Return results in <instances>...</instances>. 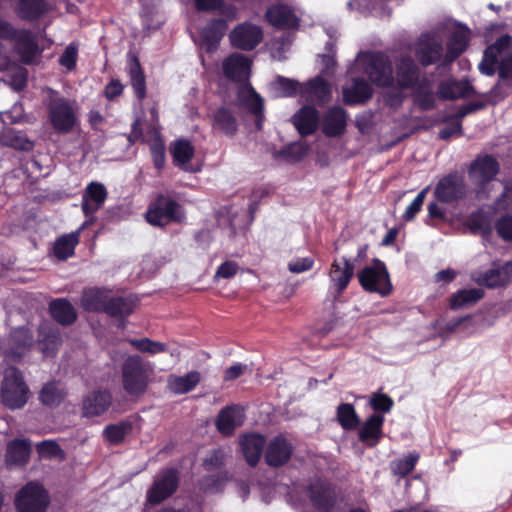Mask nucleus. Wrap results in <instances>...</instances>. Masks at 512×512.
Listing matches in <instances>:
<instances>
[{
  "label": "nucleus",
  "mask_w": 512,
  "mask_h": 512,
  "mask_svg": "<svg viewBox=\"0 0 512 512\" xmlns=\"http://www.w3.org/2000/svg\"><path fill=\"white\" fill-rule=\"evenodd\" d=\"M77 46L73 43L68 45L59 59V63L67 70H72L75 67L77 59Z\"/></svg>",
  "instance_id": "obj_57"
},
{
  "label": "nucleus",
  "mask_w": 512,
  "mask_h": 512,
  "mask_svg": "<svg viewBox=\"0 0 512 512\" xmlns=\"http://www.w3.org/2000/svg\"><path fill=\"white\" fill-rule=\"evenodd\" d=\"M443 39L438 34L423 35L416 43L415 53L423 65L439 60L442 52Z\"/></svg>",
  "instance_id": "obj_15"
},
{
  "label": "nucleus",
  "mask_w": 512,
  "mask_h": 512,
  "mask_svg": "<svg viewBox=\"0 0 512 512\" xmlns=\"http://www.w3.org/2000/svg\"><path fill=\"white\" fill-rule=\"evenodd\" d=\"M200 381V374L191 371L183 376L170 375L167 380L168 388L175 394H184L191 391Z\"/></svg>",
  "instance_id": "obj_36"
},
{
  "label": "nucleus",
  "mask_w": 512,
  "mask_h": 512,
  "mask_svg": "<svg viewBox=\"0 0 512 512\" xmlns=\"http://www.w3.org/2000/svg\"><path fill=\"white\" fill-rule=\"evenodd\" d=\"M250 67V60L246 56L238 53L230 55L222 64L224 75L234 82H246L250 75ZM237 102L239 106L255 115L256 127L260 130L263 121L262 99L248 83H244L239 87Z\"/></svg>",
  "instance_id": "obj_2"
},
{
  "label": "nucleus",
  "mask_w": 512,
  "mask_h": 512,
  "mask_svg": "<svg viewBox=\"0 0 512 512\" xmlns=\"http://www.w3.org/2000/svg\"><path fill=\"white\" fill-rule=\"evenodd\" d=\"M11 340L17 345V351L8 353L6 358L16 361L22 357L24 349L31 344L32 335L27 328L21 327L12 332Z\"/></svg>",
  "instance_id": "obj_44"
},
{
  "label": "nucleus",
  "mask_w": 512,
  "mask_h": 512,
  "mask_svg": "<svg viewBox=\"0 0 512 512\" xmlns=\"http://www.w3.org/2000/svg\"><path fill=\"white\" fill-rule=\"evenodd\" d=\"M428 188L423 189L413 200V202L407 207L403 217L406 221L412 220L415 215L420 211Z\"/></svg>",
  "instance_id": "obj_59"
},
{
  "label": "nucleus",
  "mask_w": 512,
  "mask_h": 512,
  "mask_svg": "<svg viewBox=\"0 0 512 512\" xmlns=\"http://www.w3.org/2000/svg\"><path fill=\"white\" fill-rule=\"evenodd\" d=\"M244 419V411L241 407L229 406L221 410L216 425L222 434L231 435L237 427L243 424Z\"/></svg>",
  "instance_id": "obj_20"
},
{
  "label": "nucleus",
  "mask_w": 512,
  "mask_h": 512,
  "mask_svg": "<svg viewBox=\"0 0 512 512\" xmlns=\"http://www.w3.org/2000/svg\"><path fill=\"white\" fill-rule=\"evenodd\" d=\"M359 74H366L378 86H389L393 82L392 69L387 58L380 53H359L355 62L348 70L351 82L342 88L343 101L346 104H358L372 95L370 85L358 79Z\"/></svg>",
  "instance_id": "obj_1"
},
{
  "label": "nucleus",
  "mask_w": 512,
  "mask_h": 512,
  "mask_svg": "<svg viewBox=\"0 0 512 512\" xmlns=\"http://www.w3.org/2000/svg\"><path fill=\"white\" fill-rule=\"evenodd\" d=\"M484 295L482 289L471 288L462 289L453 294L450 298V307L452 309H460L470 306L479 301Z\"/></svg>",
  "instance_id": "obj_40"
},
{
  "label": "nucleus",
  "mask_w": 512,
  "mask_h": 512,
  "mask_svg": "<svg viewBox=\"0 0 512 512\" xmlns=\"http://www.w3.org/2000/svg\"><path fill=\"white\" fill-rule=\"evenodd\" d=\"M265 440L261 435H245L241 440V447L246 461L254 466L260 459Z\"/></svg>",
  "instance_id": "obj_31"
},
{
  "label": "nucleus",
  "mask_w": 512,
  "mask_h": 512,
  "mask_svg": "<svg viewBox=\"0 0 512 512\" xmlns=\"http://www.w3.org/2000/svg\"><path fill=\"white\" fill-rule=\"evenodd\" d=\"M308 494L314 506L325 510L331 506L332 491L327 483L317 481L310 486Z\"/></svg>",
  "instance_id": "obj_37"
},
{
  "label": "nucleus",
  "mask_w": 512,
  "mask_h": 512,
  "mask_svg": "<svg viewBox=\"0 0 512 512\" xmlns=\"http://www.w3.org/2000/svg\"><path fill=\"white\" fill-rule=\"evenodd\" d=\"M31 446L26 439H16L7 444L6 464L24 465L30 456Z\"/></svg>",
  "instance_id": "obj_28"
},
{
  "label": "nucleus",
  "mask_w": 512,
  "mask_h": 512,
  "mask_svg": "<svg viewBox=\"0 0 512 512\" xmlns=\"http://www.w3.org/2000/svg\"><path fill=\"white\" fill-rule=\"evenodd\" d=\"M110 291L102 288H89L82 295V306L87 311H99L106 309Z\"/></svg>",
  "instance_id": "obj_30"
},
{
  "label": "nucleus",
  "mask_w": 512,
  "mask_h": 512,
  "mask_svg": "<svg viewBox=\"0 0 512 512\" xmlns=\"http://www.w3.org/2000/svg\"><path fill=\"white\" fill-rule=\"evenodd\" d=\"M469 40V31L465 28H457L448 42L444 63L449 64L457 58L466 48Z\"/></svg>",
  "instance_id": "obj_33"
},
{
  "label": "nucleus",
  "mask_w": 512,
  "mask_h": 512,
  "mask_svg": "<svg viewBox=\"0 0 512 512\" xmlns=\"http://www.w3.org/2000/svg\"><path fill=\"white\" fill-rule=\"evenodd\" d=\"M107 197V191L104 185L92 182L83 194L82 209L85 215L94 214L104 204Z\"/></svg>",
  "instance_id": "obj_23"
},
{
  "label": "nucleus",
  "mask_w": 512,
  "mask_h": 512,
  "mask_svg": "<svg viewBox=\"0 0 512 512\" xmlns=\"http://www.w3.org/2000/svg\"><path fill=\"white\" fill-rule=\"evenodd\" d=\"M150 151L153 162L158 169H161L165 163V148L159 137H156L150 145Z\"/></svg>",
  "instance_id": "obj_55"
},
{
  "label": "nucleus",
  "mask_w": 512,
  "mask_h": 512,
  "mask_svg": "<svg viewBox=\"0 0 512 512\" xmlns=\"http://www.w3.org/2000/svg\"><path fill=\"white\" fill-rule=\"evenodd\" d=\"M122 386L125 392L134 397L142 396L154 375V366L145 362L139 355L128 356L122 366Z\"/></svg>",
  "instance_id": "obj_3"
},
{
  "label": "nucleus",
  "mask_w": 512,
  "mask_h": 512,
  "mask_svg": "<svg viewBox=\"0 0 512 512\" xmlns=\"http://www.w3.org/2000/svg\"><path fill=\"white\" fill-rule=\"evenodd\" d=\"M419 459V455L410 453L402 459H397L391 463V469L394 474L399 476H405L409 474L415 467L416 462Z\"/></svg>",
  "instance_id": "obj_53"
},
{
  "label": "nucleus",
  "mask_w": 512,
  "mask_h": 512,
  "mask_svg": "<svg viewBox=\"0 0 512 512\" xmlns=\"http://www.w3.org/2000/svg\"><path fill=\"white\" fill-rule=\"evenodd\" d=\"M38 451L42 456H55L60 448L54 441L46 440L38 444Z\"/></svg>",
  "instance_id": "obj_62"
},
{
  "label": "nucleus",
  "mask_w": 512,
  "mask_h": 512,
  "mask_svg": "<svg viewBox=\"0 0 512 512\" xmlns=\"http://www.w3.org/2000/svg\"><path fill=\"white\" fill-rule=\"evenodd\" d=\"M512 277V261L504 264H493V266L484 273L473 274V280L488 288H497L505 286Z\"/></svg>",
  "instance_id": "obj_14"
},
{
  "label": "nucleus",
  "mask_w": 512,
  "mask_h": 512,
  "mask_svg": "<svg viewBox=\"0 0 512 512\" xmlns=\"http://www.w3.org/2000/svg\"><path fill=\"white\" fill-rule=\"evenodd\" d=\"M292 122L301 135H310L317 129L319 115L312 106H304L292 118Z\"/></svg>",
  "instance_id": "obj_26"
},
{
  "label": "nucleus",
  "mask_w": 512,
  "mask_h": 512,
  "mask_svg": "<svg viewBox=\"0 0 512 512\" xmlns=\"http://www.w3.org/2000/svg\"><path fill=\"white\" fill-rule=\"evenodd\" d=\"M268 22L274 27L280 29L296 28L298 18L293 10L286 5H274L266 12Z\"/></svg>",
  "instance_id": "obj_21"
},
{
  "label": "nucleus",
  "mask_w": 512,
  "mask_h": 512,
  "mask_svg": "<svg viewBox=\"0 0 512 512\" xmlns=\"http://www.w3.org/2000/svg\"><path fill=\"white\" fill-rule=\"evenodd\" d=\"M499 68L501 73L512 72V38L508 35L500 37L493 45L489 46L479 64L481 73L491 76Z\"/></svg>",
  "instance_id": "obj_4"
},
{
  "label": "nucleus",
  "mask_w": 512,
  "mask_h": 512,
  "mask_svg": "<svg viewBox=\"0 0 512 512\" xmlns=\"http://www.w3.org/2000/svg\"><path fill=\"white\" fill-rule=\"evenodd\" d=\"M292 447L282 436H277L269 443L266 451V461L271 466H280L291 456Z\"/></svg>",
  "instance_id": "obj_25"
},
{
  "label": "nucleus",
  "mask_w": 512,
  "mask_h": 512,
  "mask_svg": "<svg viewBox=\"0 0 512 512\" xmlns=\"http://www.w3.org/2000/svg\"><path fill=\"white\" fill-rule=\"evenodd\" d=\"M498 163L490 156L478 158L470 169V176L477 184H484L497 174Z\"/></svg>",
  "instance_id": "obj_24"
},
{
  "label": "nucleus",
  "mask_w": 512,
  "mask_h": 512,
  "mask_svg": "<svg viewBox=\"0 0 512 512\" xmlns=\"http://www.w3.org/2000/svg\"><path fill=\"white\" fill-rule=\"evenodd\" d=\"M226 29H227L226 20L217 19V20H214L207 28H205L203 30L202 34L208 43L216 44L223 37Z\"/></svg>",
  "instance_id": "obj_51"
},
{
  "label": "nucleus",
  "mask_w": 512,
  "mask_h": 512,
  "mask_svg": "<svg viewBox=\"0 0 512 512\" xmlns=\"http://www.w3.org/2000/svg\"><path fill=\"white\" fill-rule=\"evenodd\" d=\"M369 404L376 412L388 413L392 409L394 402L386 394L377 393L370 398Z\"/></svg>",
  "instance_id": "obj_54"
},
{
  "label": "nucleus",
  "mask_w": 512,
  "mask_h": 512,
  "mask_svg": "<svg viewBox=\"0 0 512 512\" xmlns=\"http://www.w3.org/2000/svg\"><path fill=\"white\" fill-rule=\"evenodd\" d=\"M15 503L19 512H44L48 496L41 485L29 483L20 490Z\"/></svg>",
  "instance_id": "obj_9"
},
{
  "label": "nucleus",
  "mask_w": 512,
  "mask_h": 512,
  "mask_svg": "<svg viewBox=\"0 0 512 512\" xmlns=\"http://www.w3.org/2000/svg\"><path fill=\"white\" fill-rule=\"evenodd\" d=\"M131 428L132 427L129 422H121L115 425H110L105 428L104 436L110 443L118 444L131 431Z\"/></svg>",
  "instance_id": "obj_50"
},
{
  "label": "nucleus",
  "mask_w": 512,
  "mask_h": 512,
  "mask_svg": "<svg viewBox=\"0 0 512 512\" xmlns=\"http://www.w3.org/2000/svg\"><path fill=\"white\" fill-rule=\"evenodd\" d=\"M0 140L2 144L18 150L28 151L33 147L32 142L22 132L11 129L5 130L1 134Z\"/></svg>",
  "instance_id": "obj_45"
},
{
  "label": "nucleus",
  "mask_w": 512,
  "mask_h": 512,
  "mask_svg": "<svg viewBox=\"0 0 512 512\" xmlns=\"http://www.w3.org/2000/svg\"><path fill=\"white\" fill-rule=\"evenodd\" d=\"M1 51L3 49L1 48ZM6 59L8 62V66L6 69H0L1 71H10L12 72L9 76V84L13 87L14 90H21L25 87L27 81V71L20 66L12 63L7 56L3 55L0 52V60Z\"/></svg>",
  "instance_id": "obj_46"
},
{
  "label": "nucleus",
  "mask_w": 512,
  "mask_h": 512,
  "mask_svg": "<svg viewBox=\"0 0 512 512\" xmlns=\"http://www.w3.org/2000/svg\"><path fill=\"white\" fill-rule=\"evenodd\" d=\"M331 92V85L322 76H316L302 83L301 99L323 104L329 101Z\"/></svg>",
  "instance_id": "obj_18"
},
{
  "label": "nucleus",
  "mask_w": 512,
  "mask_h": 512,
  "mask_svg": "<svg viewBox=\"0 0 512 512\" xmlns=\"http://www.w3.org/2000/svg\"><path fill=\"white\" fill-rule=\"evenodd\" d=\"M418 79L417 68L410 57H403L397 65L396 82L400 88H409L416 85Z\"/></svg>",
  "instance_id": "obj_32"
},
{
  "label": "nucleus",
  "mask_w": 512,
  "mask_h": 512,
  "mask_svg": "<svg viewBox=\"0 0 512 512\" xmlns=\"http://www.w3.org/2000/svg\"><path fill=\"white\" fill-rule=\"evenodd\" d=\"M354 275V265L345 257L335 259L329 270L331 291L335 296L341 295Z\"/></svg>",
  "instance_id": "obj_13"
},
{
  "label": "nucleus",
  "mask_w": 512,
  "mask_h": 512,
  "mask_svg": "<svg viewBox=\"0 0 512 512\" xmlns=\"http://www.w3.org/2000/svg\"><path fill=\"white\" fill-rule=\"evenodd\" d=\"M322 68L320 70V75L324 78V76H331L334 73L335 68V60L332 56L323 55L321 57Z\"/></svg>",
  "instance_id": "obj_63"
},
{
  "label": "nucleus",
  "mask_w": 512,
  "mask_h": 512,
  "mask_svg": "<svg viewBox=\"0 0 512 512\" xmlns=\"http://www.w3.org/2000/svg\"><path fill=\"white\" fill-rule=\"evenodd\" d=\"M345 127V111L339 107H333L329 109L323 120L324 134L330 137L338 136L344 132Z\"/></svg>",
  "instance_id": "obj_29"
},
{
  "label": "nucleus",
  "mask_w": 512,
  "mask_h": 512,
  "mask_svg": "<svg viewBox=\"0 0 512 512\" xmlns=\"http://www.w3.org/2000/svg\"><path fill=\"white\" fill-rule=\"evenodd\" d=\"M130 80L136 96L143 99L146 95L145 78L139 62L134 59L129 68Z\"/></svg>",
  "instance_id": "obj_48"
},
{
  "label": "nucleus",
  "mask_w": 512,
  "mask_h": 512,
  "mask_svg": "<svg viewBox=\"0 0 512 512\" xmlns=\"http://www.w3.org/2000/svg\"><path fill=\"white\" fill-rule=\"evenodd\" d=\"M49 119L57 132L67 133L77 124L74 107L63 98L53 100L49 105Z\"/></svg>",
  "instance_id": "obj_10"
},
{
  "label": "nucleus",
  "mask_w": 512,
  "mask_h": 512,
  "mask_svg": "<svg viewBox=\"0 0 512 512\" xmlns=\"http://www.w3.org/2000/svg\"><path fill=\"white\" fill-rule=\"evenodd\" d=\"M52 317L61 324H70L76 319L73 306L66 300H55L50 304Z\"/></svg>",
  "instance_id": "obj_42"
},
{
  "label": "nucleus",
  "mask_w": 512,
  "mask_h": 512,
  "mask_svg": "<svg viewBox=\"0 0 512 512\" xmlns=\"http://www.w3.org/2000/svg\"><path fill=\"white\" fill-rule=\"evenodd\" d=\"M83 227L84 225L79 230L65 234L55 241L53 247L55 257L59 260H66L74 254L75 247L79 242L80 231Z\"/></svg>",
  "instance_id": "obj_35"
},
{
  "label": "nucleus",
  "mask_w": 512,
  "mask_h": 512,
  "mask_svg": "<svg viewBox=\"0 0 512 512\" xmlns=\"http://www.w3.org/2000/svg\"><path fill=\"white\" fill-rule=\"evenodd\" d=\"M384 416L374 413L369 416L359 429V439L367 446H375L383 436Z\"/></svg>",
  "instance_id": "obj_19"
},
{
  "label": "nucleus",
  "mask_w": 512,
  "mask_h": 512,
  "mask_svg": "<svg viewBox=\"0 0 512 512\" xmlns=\"http://www.w3.org/2000/svg\"><path fill=\"white\" fill-rule=\"evenodd\" d=\"M213 128L226 135H234L237 130V122L231 112L226 108H219L212 117Z\"/></svg>",
  "instance_id": "obj_39"
},
{
  "label": "nucleus",
  "mask_w": 512,
  "mask_h": 512,
  "mask_svg": "<svg viewBox=\"0 0 512 512\" xmlns=\"http://www.w3.org/2000/svg\"><path fill=\"white\" fill-rule=\"evenodd\" d=\"M261 39V29L251 23H242L238 25L230 34L232 45L244 50L253 49Z\"/></svg>",
  "instance_id": "obj_16"
},
{
  "label": "nucleus",
  "mask_w": 512,
  "mask_h": 512,
  "mask_svg": "<svg viewBox=\"0 0 512 512\" xmlns=\"http://www.w3.org/2000/svg\"><path fill=\"white\" fill-rule=\"evenodd\" d=\"M0 37L14 40V48L24 64H32L40 54L35 36L26 30L16 31L6 21L0 19Z\"/></svg>",
  "instance_id": "obj_6"
},
{
  "label": "nucleus",
  "mask_w": 512,
  "mask_h": 512,
  "mask_svg": "<svg viewBox=\"0 0 512 512\" xmlns=\"http://www.w3.org/2000/svg\"><path fill=\"white\" fill-rule=\"evenodd\" d=\"M434 194L439 201L446 203L462 198L465 194L462 178L458 175H449L441 179L435 188Z\"/></svg>",
  "instance_id": "obj_17"
},
{
  "label": "nucleus",
  "mask_w": 512,
  "mask_h": 512,
  "mask_svg": "<svg viewBox=\"0 0 512 512\" xmlns=\"http://www.w3.org/2000/svg\"><path fill=\"white\" fill-rule=\"evenodd\" d=\"M498 235L505 241H512V215H505L496 222Z\"/></svg>",
  "instance_id": "obj_56"
},
{
  "label": "nucleus",
  "mask_w": 512,
  "mask_h": 512,
  "mask_svg": "<svg viewBox=\"0 0 512 512\" xmlns=\"http://www.w3.org/2000/svg\"><path fill=\"white\" fill-rule=\"evenodd\" d=\"M183 217L181 206L165 197H159L146 213L147 221L154 226H164L172 221H181Z\"/></svg>",
  "instance_id": "obj_7"
},
{
  "label": "nucleus",
  "mask_w": 512,
  "mask_h": 512,
  "mask_svg": "<svg viewBox=\"0 0 512 512\" xmlns=\"http://www.w3.org/2000/svg\"><path fill=\"white\" fill-rule=\"evenodd\" d=\"M239 270V265L237 262L232 260H227L223 262L217 269L214 278L215 279H229L232 278Z\"/></svg>",
  "instance_id": "obj_58"
},
{
  "label": "nucleus",
  "mask_w": 512,
  "mask_h": 512,
  "mask_svg": "<svg viewBox=\"0 0 512 512\" xmlns=\"http://www.w3.org/2000/svg\"><path fill=\"white\" fill-rule=\"evenodd\" d=\"M472 90V86L466 80H450L443 82L440 85L438 94L444 99H457L470 96L472 94Z\"/></svg>",
  "instance_id": "obj_34"
},
{
  "label": "nucleus",
  "mask_w": 512,
  "mask_h": 512,
  "mask_svg": "<svg viewBox=\"0 0 512 512\" xmlns=\"http://www.w3.org/2000/svg\"><path fill=\"white\" fill-rule=\"evenodd\" d=\"M59 345V334L56 332H51L42 340V352L45 356H52L55 354Z\"/></svg>",
  "instance_id": "obj_60"
},
{
  "label": "nucleus",
  "mask_w": 512,
  "mask_h": 512,
  "mask_svg": "<svg viewBox=\"0 0 512 512\" xmlns=\"http://www.w3.org/2000/svg\"><path fill=\"white\" fill-rule=\"evenodd\" d=\"M171 154L177 166L188 172H196L199 168H195L191 164L194 156V148L187 140H177L171 146Z\"/></svg>",
  "instance_id": "obj_27"
},
{
  "label": "nucleus",
  "mask_w": 512,
  "mask_h": 512,
  "mask_svg": "<svg viewBox=\"0 0 512 512\" xmlns=\"http://www.w3.org/2000/svg\"><path fill=\"white\" fill-rule=\"evenodd\" d=\"M178 485L177 473L174 469L161 472L154 480L153 486L148 491L147 499L152 504H158L171 496Z\"/></svg>",
  "instance_id": "obj_11"
},
{
  "label": "nucleus",
  "mask_w": 512,
  "mask_h": 512,
  "mask_svg": "<svg viewBox=\"0 0 512 512\" xmlns=\"http://www.w3.org/2000/svg\"><path fill=\"white\" fill-rule=\"evenodd\" d=\"M314 260L311 257H301L291 260L288 264V269L292 273H302L310 270L313 267Z\"/></svg>",
  "instance_id": "obj_61"
},
{
  "label": "nucleus",
  "mask_w": 512,
  "mask_h": 512,
  "mask_svg": "<svg viewBox=\"0 0 512 512\" xmlns=\"http://www.w3.org/2000/svg\"><path fill=\"white\" fill-rule=\"evenodd\" d=\"M129 343L139 352L149 356L169 352V347L166 343L152 340L144 337L140 339H130Z\"/></svg>",
  "instance_id": "obj_43"
},
{
  "label": "nucleus",
  "mask_w": 512,
  "mask_h": 512,
  "mask_svg": "<svg viewBox=\"0 0 512 512\" xmlns=\"http://www.w3.org/2000/svg\"><path fill=\"white\" fill-rule=\"evenodd\" d=\"M132 306L129 301L123 298H111L107 301L105 312L112 316L124 317L131 313Z\"/></svg>",
  "instance_id": "obj_52"
},
{
  "label": "nucleus",
  "mask_w": 512,
  "mask_h": 512,
  "mask_svg": "<svg viewBox=\"0 0 512 512\" xmlns=\"http://www.w3.org/2000/svg\"><path fill=\"white\" fill-rule=\"evenodd\" d=\"M52 5L45 0H0V10L14 8L20 18L35 19Z\"/></svg>",
  "instance_id": "obj_12"
},
{
  "label": "nucleus",
  "mask_w": 512,
  "mask_h": 512,
  "mask_svg": "<svg viewBox=\"0 0 512 512\" xmlns=\"http://www.w3.org/2000/svg\"><path fill=\"white\" fill-rule=\"evenodd\" d=\"M272 89L276 97H294L299 96L301 98L302 83L278 76L272 82Z\"/></svg>",
  "instance_id": "obj_38"
},
{
  "label": "nucleus",
  "mask_w": 512,
  "mask_h": 512,
  "mask_svg": "<svg viewBox=\"0 0 512 512\" xmlns=\"http://www.w3.org/2000/svg\"><path fill=\"white\" fill-rule=\"evenodd\" d=\"M111 404V395L107 391H94L88 394L82 404V413L85 417H94L103 414Z\"/></svg>",
  "instance_id": "obj_22"
},
{
  "label": "nucleus",
  "mask_w": 512,
  "mask_h": 512,
  "mask_svg": "<svg viewBox=\"0 0 512 512\" xmlns=\"http://www.w3.org/2000/svg\"><path fill=\"white\" fill-rule=\"evenodd\" d=\"M1 401L9 409H20L29 399V388L20 372L10 367L6 369L0 390Z\"/></svg>",
  "instance_id": "obj_5"
},
{
  "label": "nucleus",
  "mask_w": 512,
  "mask_h": 512,
  "mask_svg": "<svg viewBox=\"0 0 512 512\" xmlns=\"http://www.w3.org/2000/svg\"><path fill=\"white\" fill-rule=\"evenodd\" d=\"M447 330L459 331L465 335H472L480 331L479 323L471 316L459 318L447 324Z\"/></svg>",
  "instance_id": "obj_49"
},
{
  "label": "nucleus",
  "mask_w": 512,
  "mask_h": 512,
  "mask_svg": "<svg viewBox=\"0 0 512 512\" xmlns=\"http://www.w3.org/2000/svg\"><path fill=\"white\" fill-rule=\"evenodd\" d=\"M361 286L369 292L387 295L391 291L388 273L383 263L376 261L362 269L358 274Z\"/></svg>",
  "instance_id": "obj_8"
},
{
  "label": "nucleus",
  "mask_w": 512,
  "mask_h": 512,
  "mask_svg": "<svg viewBox=\"0 0 512 512\" xmlns=\"http://www.w3.org/2000/svg\"><path fill=\"white\" fill-rule=\"evenodd\" d=\"M64 388L60 383L49 382L40 391L39 399L42 404L50 407L59 405L65 397Z\"/></svg>",
  "instance_id": "obj_41"
},
{
  "label": "nucleus",
  "mask_w": 512,
  "mask_h": 512,
  "mask_svg": "<svg viewBox=\"0 0 512 512\" xmlns=\"http://www.w3.org/2000/svg\"><path fill=\"white\" fill-rule=\"evenodd\" d=\"M289 153L294 161H299L308 153V147L305 144L296 143L289 147Z\"/></svg>",
  "instance_id": "obj_64"
},
{
  "label": "nucleus",
  "mask_w": 512,
  "mask_h": 512,
  "mask_svg": "<svg viewBox=\"0 0 512 512\" xmlns=\"http://www.w3.org/2000/svg\"><path fill=\"white\" fill-rule=\"evenodd\" d=\"M337 419L346 430H352L359 424V418L351 404H341L337 408Z\"/></svg>",
  "instance_id": "obj_47"
}]
</instances>
